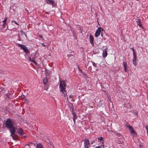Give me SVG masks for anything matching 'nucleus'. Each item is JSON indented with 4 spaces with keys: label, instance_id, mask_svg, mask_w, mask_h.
<instances>
[{
    "label": "nucleus",
    "instance_id": "obj_1",
    "mask_svg": "<svg viewBox=\"0 0 148 148\" xmlns=\"http://www.w3.org/2000/svg\"><path fill=\"white\" fill-rule=\"evenodd\" d=\"M5 125L6 127L9 129L11 135L15 133L16 128L13 125V123L10 119H8L6 121Z\"/></svg>",
    "mask_w": 148,
    "mask_h": 148
},
{
    "label": "nucleus",
    "instance_id": "obj_2",
    "mask_svg": "<svg viewBox=\"0 0 148 148\" xmlns=\"http://www.w3.org/2000/svg\"><path fill=\"white\" fill-rule=\"evenodd\" d=\"M66 84L65 82H62L61 81L59 85V88L60 91L62 92V95L64 97L67 96V94L65 90V87L66 86Z\"/></svg>",
    "mask_w": 148,
    "mask_h": 148
},
{
    "label": "nucleus",
    "instance_id": "obj_3",
    "mask_svg": "<svg viewBox=\"0 0 148 148\" xmlns=\"http://www.w3.org/2000/svg\"><path fill=\"white\" fill-rule=\"evenodd\" d=\"M16 45L17 46L20 47L21 49H23L25 52L27 53H29V50L25 45L18 43Z\"/></svg>",
    "mask_w": 148,
    "mask_h": 148
},
{
    "label": "nucleus",
    "instance_id": "obj_4",
    "mask_svg": "<svg viewBox=\"0 0 148 148\" xmlns=\"http://www.w3.org/2000/svg\"><path fill=\"white\" fill-rule=\"evenodd\" d=\"M70 110H71L72 112V114L73 117V121L74 123H75V120L76 119H77V117L76 116L75 112H74V109L73 108V106L72 105H71V106L70 107Z\"/></svg>",
    "mask_w": 148,
    "mask_h": 148
},
{
    "label": "nucleus",
    "instance_id": "obj_5",
    "mask_svg": "<svg viewBox=\"0 0 148 148\" xmlns=\"http://www.w3.org/2000/svg\"><path fill=\"white\" fill-rule=\"evenodd\" d=\"M84 144L85 148H88L90 146L89 140L87 138L84 140Z\"/></svg>",
    "mask_w": 148,
    "mask_h": 148
},
{
    "label": "nucleus",
    "instance_id": "obj_6",
    "mask_svg": "<svg viewBox=\"0 0 148 148\" xmlns=\"http://www.w3.org/2000/svg\"><path fill=\"white\" fill-rule=\"evenodd\" d=\"M101 29L102 30H103V29L100 27L96 30L95 34V36L96 37H97L99 35Z\"/></svg>",
    "mask_w": 148,
    "mask_h": 148
},
{
    "label": "nucleus",
    "instance_id": "obj_7",
    "mask_svg": "<svg viewBox=\"0 0 148 148\" xmlns=\"http://www.w3.org/2000/svg\"><path fill=\"white\" fill-rule=\"evenodd\" d=\"M132 61L133 62V64L134 65V66H136L137 64V60L136 59V55H134H134H133V58Z\"/></svg>",
    "mask_w": 148,
    "mask_h": 148
},
{
    "label": "nucleus",
    "instance_id": "obj_8",
    "mask_svg": "<svg viewBox=\"0 0 148 148\" xmlns=\"http://www.w3.org/2000/svg\"><path fill=\"white\" fill-rule=\"evenodd\" d=\"M127 127L129 129L131 133L133 134H136L135 131L134 130L132 126H128Z\"/></svg>",
    "mask_w": 148,
    "mask_h": 148
},
{
    "label": "nucleus",
    "instance_id": "obj_9",
    "mask_svg": "<svg viewBox=\"0 0 148 148\" xmlns=\"http://www.w3.org/2000/svg\"><path fill=\"white\" fill-rule=\"evenodd\" d=\"M18 133L20 136H22L24 134L23 130L21 128L18 130Z\"/></svg>",
    "mask_w": 148,
    "mask_h": 148
},
{
    "label": "nucleus",
    "instance_id": "obj_10",
    "mask_svg": "<svg viewBox=\"0 0 148 148\" xmlns=\"http://www.w3.org/2000/svg\"><path fill=\"white\" fill-rule=\"evenodd\" d=\"M89 39L90 42L91 43L92 45H94V38L91 35H90L89 36Z\"/></svg>",
    "mask_w": 148,
    "mask_h": 148
},
{
    "label": "nucleus",
    "instance_id": "obj_11",
    "mask_svg": "<svg viewBox=\"0 0 148 148\" xmlns=\"http://www.w3.org/2000/svg\"><path fill=\"white\" fill-rule=\"evenodd\" d=\"M136 22L138 25L140 27L143 28V27L142 26V25L140 24L141 23V20L140 19H137V21H136Z\"/></svg>",
    "mask_w": 148,
    "mask_h": 148
},
{
    "label": "nucleus",
    "instance_id": "obj_12",
    "mask_svg": "<svg viewBox=\"0 0 148 148\" xmlns=\"http://www.w3.org/2000/svg\"><path fill=\"white\" fill-rule=\"evenodd\" d=\"M10 136L12 137L14 140H17L18 138V136L16 134H14V133L12 135V136L11 135Z\"/></svg>",
    "mask_w": 148,
    "mask_h": 148
},
{
    "label": "nucleus",
    "instance_id": "obj_13",
    "mask_svg": "<svg viewBox=\"0 0 148 148\" xmlns=\"http://www.w3.org/2000/svg\"><path fill=\"white\" fill-rule=\"evenodd\" d=\"M107 49H105V50L103 51V57L105 58L107 56Z\"/></svg>",
    "mask_w": 148,
    "mask_h": 148
},
{
    "label": "nucleus",
    "instance_id": "obj_14",
    "mask_svg": "<svg viewBox=\"0 0 148 148\" xmlns=\"http://www.w3.org/2000/svg\"><path fill=\"white\" fill-rule=\"evenodd\" d=\"M46 1L48 4H51L52 5H53L54 1L53 0H46Z\"/></svg>",
    "mask_w": 148,
    "mask_h": 148
},
{
    "label": "nucleus",
    "instance_id": "obj_15",
    "mask_svg": "<svg viewBox=\"0 0 148 148\" xmlns=\"http://www.w3.org/2000/svg\"><path fill=\"white\" fill-rule=\"evenodd\" d=\"M123 64L124 67V70H125V71L126 72L127 71V63L125 62H123Z\"/></svg>",
    "mask_w": 148,
    "mask_h": 148
},
{
    "label": "nucleus",
    "instance_id": "obj_16",
    "mask_svg": "<svg viewBox=\"0 0 148 148\" xmlns=\"http://www.w3.org/2000/svg\"><path fill=\"white\" fill-rule=\"evenodd\" d=\"M36 148H42L43 145L41 144L38 143L36 145Z\"/></svg>",
    "mask_w": 148,
    "mask_h": 148
},
{
    "label": "nucleus",
    "instance_id": "obj_17",
    "mask_svg": "<svg viewBox=\"0 0 148 148\" xmlns=\"http://www.w3.org/2000/svg\"><path fill=\"white\" fill-rule=\"evenodd\" d=\"M28 58L29 59V61L31 62H33L36 64H37L36 62L34 61V60L33 58H32L30 57H28Z\"/></svg>",
    "mask_w": 148,
    "mask_h": 148
},
{
    "label": "nucleus",
    "instance_id": "obj_18",
    "mask_svg": "<svg viewBox=\"0 0 148 148\" xmlns=\"http://www.w3.org/2000/svg\"><path fill=\"white\" fill-rule=\"evenodd\" d=\"M48 82V80L47 79H44L43 80V83L44 84H46Z\"/></svg>",
    "mask_w": 148,
    "mask_h": 148
},
{
    "label": "nucleus",
    "instance_id": "obj_19",
    "mask_svg": "<svg viewBox=\"0 0 148 148\" xmlns=\"http://www.w3.org/2000/svg\"><path fill=\"white\" fill-rule=\"evenodd\" d=\"M24 148H30V147L29 145H26L25 146Z\"/></svg>",
    "mask_w": 148,
    "mask_h": 148
},
{
    "label": "nucleus",
    "instance_id": "obj_20",
    "mask_svg": "<svg viewBox=\"0 0 148 148\" xmlns=\"http://www.w3.org/2000/svg\"><path fill=\"white\" fill-rule=\"evenodd\" d=\"M7 19V17H5L4 20L3 21V23L6 24Z\"/></svg>",
    "mask_w": 148,
    "mask_h": 148
},
{
    "label": "nucleus",
    "instance_id": "obj_21",
    "mask_svg": "<svg viewBox=\"0 0 148 148\" xmlns=\"http://www.w3.org/2000/svg\"><path fill=\"white\" fill-rule=\"evenodd\" d=\"M131 49H132V51H133V55H134H134H136V53H135V50H134V48H131Z\"/></svg>",
    "mask_w": 148,
    "mask_h": 148
},
{
    "label": "nucleus",
    "instance_id": "obj_22",
    "mask_svg": "<svg viewBox=\"0 0 148 148\" xmlns=\"http://www.w3.org/2000/svg\"><path fill=\"white\" fill-rule=\"evenodd\" d=\"M10 93H8L7 94V96L8 98L9 99L10 98Z\"/></svg>",
    "mask_w": 148,
    "mask_h": 148
},
{
    "label": "nucleus",
    "instance_id": "obj_23",
    "mask_svg": "<svg viewBox=\"0 0 148 148\" xmlns=\"http://www.w3.org/2000/svg\"><path fill=\"white\" fill-rule=\"evenodd\" d=\"M91 62L92 63V65L94 67H96V65L95 63L94 62H93V61H91Z\"/></svg>",
    "mask_w": 148,
    "mask_h": 148
},
{
    "label": "nucleus",
    "instance_id": "obj_24",
    "mask_svg": "<svg viewBox=\"0 0 148 148\" xmlns=\"http://www.w3.org/2000/svg\"><path fill=\"white\" fill-rule=\"evenodd\" d=\"M98 139L99 140H103V138L102 137H99Z\"/></svg>",
    "mask_w": 148,
    "mask_h": 148
},
{
    "label": "nucleus",
    "instance_id": "obj_25",
    "mask_svg": "<svg viewBox=\"0 0 148 148\" xmlns=\"http://www.w3.org/2000/svg\"><path fill=\"white\" fill-rule=\"evenodd\" d=\"M12 22H14L15 24L17 25H19V24L16 21H14L13 20V21H12Z\"/></svg>",
    "mask_w": 148,
    "mask_h": 148
},
{
    "label": "nucleus",
    "instance_id": "obj_26",
    "mask_svg": "<svg viewBox=\"0 0 148 148\" xmlns=\"http://www.w3.org/2000/svg\"><path fill=\"white\" fill-rule=\"evenodd\" d=\"M100 147V148H104V145H101Z\"/></svg>",
    "mask_w": 148,
    "mask_h": 148
},
{
    "label": "nucleus",
    "instance_id": "obj_27",
    "mask_svg": "<svg viewBox=\"0 0 148 148\" xmlns=\"http://www.w3.org/2000/svg\"><path fill=\"white\" fill-rule=\"evenodd\" d=\"M5 23H3V24L2 27L3 28H4L5 27Z\"/></svg>",
    "mask_w": 148,
    "mask_h": 148
},
{
    "label": "nucleus",
    "instance_id": "obj_28",
    "mask_svg": "<svg viewBox=\"0 0 148 148\" xmlns=\"http://www.w3.org/2000/svg\"><path fill=\"white\" fill-rule=\"evenodd\" d=\"M39 37L41 38H42V39H43V37L41 35H39Z\"/></svg>",
    "mask_w": 148,
    "mask_h": 148
},
{
    "label": "nucleus",
    "instance_id": "obj_29",
    "mask_svg": "<svg viewBox=\"0 0 148 148\" xmlns=\"http://www.w3.org/2000/svg\"><path fill=\"white\" fill-rule=\"evenodd\" d=\"M101 143L103 145L104 143V141L103 140H101Z\"/></svg>",
    "mask_w": 148,
    "mask_h": 148
},
{
    "label": "nucleus",
    "instance_id": "obj_30",
    "mask_svg": "<svg viewBox=\"0 0 148 148\" xmlns=\"http://www.w3.org/2000/svg\"><path fill=\"white\" fill-rule=\"evenodd\" d=\"M42 45H43L44 47L46 46V45H44V43H42Z\"/></svg>",
    "mask_w": 148,
    "mask_h": 148
},
{
    "label": "nucleus",
    "instance_id": "obj_31",
    "mask_svg": "<svg viewBox=\"0 0 148 148\" xmlns=\"http://www.w3.org/2000/svg\"><path fill=\"white\" fill-rule=\"evenodd\" d=\"M96 148H100V147L99 146H98V147H96Z\"/></svg>",
    "mask_w": 148,
    "mask_h": 148
},
{
    "label": "nucleus",
    "instance_id": "obj_32",
    "mask_svg": "<svg viewBox=\"0 0 148 148\" xmlns=\"http://www.w3.org/2000/svg\"><path fill=\"white\" fill-rule=\"evenodd\" d=\"M22 98L24 97L25 96L24 95L22 96H21Z\"/></svg>",
    "mask_w": 148,
    "mask_h": 148
},
{
    "label": "nucleus",
    "instance_id": "obj_33",
    "mask_svg": "<svg viewBox=\"0 0 148 148\" xmlns=\"http://www.w3.org/2000/svg\"><path fill=\"white\" fill-rule=\"evenodd\" d=\"M71 98V95H70L69 96V98Z\"/></svg>",
    "mask_w": 148,
    "mask_h": 148
},
{
    "label": "nucleus",
    "instance_id": "obj_34",
    "mask_svg": "<svg viewBox=\"0 0 148 148\" xmlns=\"http://www.w3.org/2000/svg\"><path fill=\"white\" fill-rule=\"evenodd\" d=\"M25 138H26V137L25 136H23Z\"/></svg>",
    "mask_w": 148,
    "mask_h": 148
},
{
    "label": "nucleus",
    "instance_id": "obj_35",
    "mask_svg": "<svg viewBox=\"0 0 148 148\" xmlns=\"http://www.w3.org/2000/svg\"><path fill=\"white\" fill-rule=\"evenodd\" d=\"M91 143L92 144L93 143V142H91Z\"/></svg>",
    "mask_w": 148,
    "mask_h": 148
},
{
    "label": "nucleus",
    "instance_id": "obj_36",
    "mask_svg": "<svg viewBox=\"0 0 148 148\" xmlns=\"http://www.w3.org/2000/svg\"><path fill=\"white\" fill-rule=\"evenodd\" d=\"M21 32H22V33H23V31H21Z\"/></svg>",
    "mask_w": 148,
    "mask_h": 148
},
{
    "label": "nucleus",
    "instance_id": "obj_37",
    "mask_svg": "<svg viewBox=\"0 0 148 148\" xmlns=\"http://www.w3.org/2000/svg\"><path fill=\"white\" fill-rule=\"evenodd\" d=\"M67 97V101H68V98Z\"/></svg>",
    "mask_w": 148,
    "mask_h": 148
},
{
    "label": "nucleus",
    "instance_id": "obj_38",
    "mask_svg": "<svg viewBox=\"0 0 148 148\" xmlns=\"http://www.w3.org/2000/svg\"><path fill=\"white\" fill-rule=\"evenodd\" d=\"M101 36H103V35H102V34H101Z\"/></svg>",
    "mask_w": 148,
    "mask_h": 148
},
{
    "label": "nucleus",
    "instance_id": "obj_39",
    "mask_svg": "<svg viewBox=\"0 0 148 148\" xmlns=\"http://www.w3.org/2000/svg\"><path fill=\"white\" fill-rule=\"evenodd\" d=\"M120 143H122V142H120Z\"/></svg>",
    "mask_w": 148,
    "mask_h": 148
},
{
    "label": "nucleus",
    "instance_id": "obj_40",
    "mask_svg": "<svg viewBox=\"0 0 148 148\" xmlns=\"http://www.w3.org/2000/svg\"><path fill=\"white\" fill-rule=\"evenodd\" d=\"M30 143V144H32V143Z\"/></svg>",
    "mask_w": 148,
    "mask_h": 148
}]
</instances>
